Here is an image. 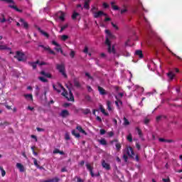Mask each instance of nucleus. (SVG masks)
I'll list each match as a JSON object with an SVG mask.
<instances>
[{"label":"nucleus","mask_w":182,"mask_h":182,"mask_svg":"<svg viewBox=\"0 0 182 182\" xmlns=\"http://www.w3.org/2000/svg\"><path fill=\"white\" fill-rule=\"evenodd\" d=\"M75 51L74 50H71V52L70 53V58H75Z\"/></svg>","instance_id":"nucleus-53"},{"label":"nucleus","mask_w":182,"mask_h":182,"mask_svg":"<svg viewBox=\"0 0 182 182\" xmlns=\"http://www.w3.org/2000/svg\"><path fill=\"white\" fill-rule=\"evenodd\" d=\"M85 76L88 78L90 79L91 80H93V77L90 76V74L89 73H85Z\"/></svg>","instance_id":"nucleus-52"},{"label":"nucleus","mask_w":182,"mask_h":182,"mask_svg":"<svg viewBox=\"0 0 182 182\" xmlns=\"http://www.w3.org/2000/svg\"><path fill=\"white\" fill-rule=\"evenodd\" d=\"M57 69L63 75L64 77H68V75H66V73L65 72V65L63 64H58L57 65Z\"/></svg>","instance_id":"nucleus-4"},{"label":"nucleus","mask_w":182,"mask_h":182,"mask_svg":"<svg viewBox=\"0 0 182 182\" xmlns=\"http://www.w3.org/2000/svg\"><path fill=\"white\" fill-rule=\"evenodd\" d=\"M98 90L100 95H106V90L103 89V87H98Z\"/></svg>","instance_id":"nucleus-26"},{"label":"nucleus","mask_w":182,"mask_h":182,"mask_svg":"<svg viewBox=\"0 0 182 182\" xmlns=\"http://www.w3.org/2000/svg\"><path fill=\"white\" fill-rule=\"evenodd\" d=\"M65 140H70V135H69V133H65Z\"/></svg>","instance_id":"nucleus-50"},{"label":"nucleus","mask_w":182,"mask_h":182,"mask_svg":"<svg viewBox=\"0 0 182 182\" xmlns=\"http://www.w3.org/2000/svg\"><path fill=\"white\" fill-rule=\"evenodd\" d=\"M121 54L123 56H127V57L130 56V53H129V52H127V51H122V52H121Z\"/></svg>","instance_id":"nucleus-40"},{"label":"nucleus","mask_w":182,"mask_h":182,"mask_svg":"<svg viewBox=\"0 0 182 182\" xmlns=\"http://www.w3.org/2000/svg\"><path fill=\"white\" fill-rule=\"evenodd\" d=\"M82 113H84V114H89V113H90V109H85L82 111Z\"/></svg>","instance_id":"nucleus-49"},{"label":"nucleus","mask_w":182,"mask_h":182,"mask_svg":"<svg viewBox=\"0 0 182 182\" xmlns=\"http://www.w3.org/2000/svg\"><path fill=\"white\" fill-rule=\"evenodd\" d=\"M150 122V119L146 118L144 120V124H149V122Z\"/></svg>","instance_id":"nucleus-57"},{"label":"nucleus","mask_w":182,"mask_h":182,"mask_svg":"<svg viewBox=\"0 0 182 182\" xmlns=\"http://www.w3.org/2000/svg\"><path fill=\"white\" fill-rule=\"evenodd\" d=\"M60 39L61 41H68V39H69V36H66V35H63L60 36Z\"/></svg>","instance_id":"nucleus-36"},{"label":"nucleus","mask_w":182,"mask_h":182,"mask_svg":"<svg viewBox=\"0 0 182 182\" xmlns=\"http://www.w3.org/2000/svg\"><path fill=\"white\" fill-rule=\"evenodd\" d=\"M4 22H6V19L5 18H0V23H4Z\"/></svg>","instance_id":"nucleus-60"},{"label":"nucleus","mask_w":182,"mask_h":182,"mask_svg":"<svg viewBox=\"0 0 182 182\" xmlns=\"http://www.w3.org/2000/svg\"><path fill=\"white\" fill-rule=\"evenodd\" d=\"M100 110L103 114H105V116H109V113L106 112V110L102 105L100 107Z\"/></svg>","instance_id":"nucleus-25"},{"label":"nucleus","mask_w":182,"mask_h":182,"mask_svg":"<svg viewBox=\"0 0 182 182\" xmlns=\"http://www.w3.org/2000/svg\"><path fill=\"white\" fill-rule=\"evenodd\" d=\"M68 24H65L64 26H61V29L60 31V32H63V31H65L66 29V28H68Z\"/></svg>","instance_id":"nucleus-47"},{"label":"nucleus","mask_w":182,"mask_h":182,"mask_svg":"<svg viewBox=\"0 0 182 182\" xmlns=\"http://www.w3.org/2000/svg\"><path fill=\"white\" fill-rule=\"evenodd\" d=\"M60 116H61V117H68L69 116V111L67 109L61 111Z\"/></svg>","instance_id":"nucleus-16"},{"label":"nucleus","mask_w":182,"mask_h":182,"mask_svg":"<svg viewBox=\"0 0 182 182\" xmlns=\"http://www.w3.org/2000/svg\"><path fill=\"white\" fill-rule=\"evenodd\" d=\"M52 45L56 46L55 48H54V50H56V52H60V53L63 55V50H62V46H60V44L58 43L55 41H53Z\"/></svg>","instance_id":"nucleus-7"},{"label":"nucleus","mask_w":182,"mask_h":182,"mask_svg":"<svg viewBox=\"0 0 182 182\" xmlns=\"http://www.w3.org/2000/svg\"><path fill=\"white\" fill-rule=\"evenodd\" d=\"M106 35V41H105V45L107 46L108 52L109 53H113V55H116V50H114V46H112V39H114V36L110 33L109 30H105Z\"/></svg>","instance_id":"nucleus-3"},{"label":"nucleus","mask_w":182,"mask_h":182,"mask_svg":"<svg viewBox=\"0 0 182 182\" xmlns=\"http://www.w3.org/2000/svg\"><path fill=\"white\" fill-rule=\"evenodd\" d=\"M90 0H85V4H84V8L85 9H89V2Z\"/></svg>","instance_id":"nucleus-35"},{"label":"nucleus","mask_w":182,"mask_h":182,"mask_svg":"<svg viewBox=\"0 0 182 182\" xmlns=\"http://www.w3.org/2000/svg\"><path fill=\"white\" fill-rule=\"evenodd\" d=\"M73 136H75V137H77V139H79V137H80V134L79 133H76V130L73 129L72 132H71Z\"/></svg>","instance_id":"nucleus-29"},{"label":"nucleus","mask_w":182,"mask_h":182,"mask_svg":"<svg viewBox=\"0 0 182 182\" xmlns=\"http://www.w3.org/2000/svg\"><path fill=\"white\" fill-rule=\"evenodd\" d=\"M20 22L21 23V26H23V28H28V23H26L25 20H23V18H21Z\"/></svg>","instance_id":"nucleus-23"},{"label":"nucleus","mask_w":182,"mask_h":182,"mask_svg":"<svg viewBox=\"0 0 182 182\" xmlns=\"http://www.w3.org/2000/svg\"><path fill=\"white\" fill-rule=\"evenodd\" d=\"M127 6H126V4H124L123 5H122V9H121V10H120V14H122V15H123V14H126V12H127Z\"/></svg>","instance_id":"nucleus-17"},{"label":"nucleus","mask_w":182,"mask_h":182,"mask_svg":"<svg viewBox=\"0 0 182 182\" xmlns=\"http://www.w3.org/2000/svg\"><path fill=\"white\" fill-rule=\"evenodd\" d=\"M107 16V14H105L103 11H100L98 12L94 13L95 18H100V16Z\"/></svg>","instance_id":"nucleus-11"},{"label":"nucleus","mask_w":182,"mask_h":182,"mask_svg":"<svg viewBox=\"0 0 182 182\" xmlns=\"http://www.w3.org/2000/svg\"><path fill=\"white\" fill-rule=\"evenodd\" d=\"M127 140H128V141H129L130 143L133 141V137L132 136V134L127 135Z\"/></svg>","instance_id":"nucleus-37"},{"label":"nucleus","mask_w":182,"mask_h":182,"mask_svg":"<svg viewBox=\"0 0 182 182\" xmlns=\"http://www.w3.org/2000/svg\"><path fill=\"white\" fill-rule=\"evenodd\" d=\"M10 50V48H8L6 46L4 45H0V50Z\"/></svg>","instance_id":"nucleus-33"},{"label":"nucleus","mask_w":182,"mask_h":182,"mask_svg":"<svg viewBox=\"0 0 182 182\" xmlns=\"http://www.w3.org/2000/svg\"><path fill=\"white\" fill-rule=\"evenodd\" d=\"M39 46H40V48H43L44 49V50H48V51L50 49V47H49L48 46L45 47L44 46L41 45Z\"/></svg>","instance_id":"nucleus-46"},{"label":"nucleus","mask_w":182,"mask_h":182,"mask_svg":"<svg viewBox=\"0 0 182 182\" xmlns=\"http://www.w3.org/2000/svg\"><path fill=\"white\" fill-rule=\"evenodd\" d=\"M125 151L129 157H134V151H133V148L131 146H127Z\"/></svg>","instance_id":"nucleus-8"},{"label":"nucleus","mask_w":182,"mask_h":182,"mask_svg":"<svg viewBox=\"0 0 182 182\" xmlns=\"http://www.w3.org/2000/svg\"><path fill=\"white\" fill-rule=\"evenodd\" d=\"M76 129H77V130H78V132H80V133H82L83 134H86V132L83 130L82 127L77 126Z\"/></svg>","instance_id":"nucleus-30"},{"label":"nucleus","mask_w":182,"mask_h":182,"mask_svg":"<svg viewBox=\"0 0 182 182\" xmlns=\"http://www.w3.org/2000/svg\"><path fill=\"white\" fill-rule=\"evenodd\" d=\"M11 8H13V9H15V11H16L17 12H22V10L18 9V7H16V6H10Z\"/></svg>","instance_id":"nucleus-44"},{"label":"nucleus","mask_w":182,"mask_h":182,"mask_svg":"<svg viewBox=\"0 0 182 182\" xmlns=\"http://www.w3.org/2000/svg\"><path fill=\"white\" fill-rule=\"evenodd\" d=\"M38 31L41 35H43V36H45L46 38H49V34L48 33L43 31V30L41 28H38Z\"/></svg>","instance_id":"nucleus-24"},{"label":"nucleus","mask_w":182,"mask_h":182,"mask_svg":"<svg viewBox=\"0 0 182 182\" xmlns=\"http://www.w3.org/2000/svg\"><path fill=\"white\" fill-rule=\"evenodd\" d=\"M100 134L103 135L106 134V130L105 129H100Z\"/></svg>","instance_id":"nucleus-59"},{"label":"nucleus","mask_w":182,"mask_h":182,"mask_svg":"<svg viewBox=\"0 0 182 182\" xmlns=\"http://www.w3.org/2000/svg\"><path fill=\"white\" fill-rule=\"evenodd\" d=\"M87 91L88 92H92V87L91 86H87Z\"/></svg>","instance_id":"nucleus-61"},{"label":"nucleus","mask_w":182,"mask_h":182,"mask_svg":"<svg viewBox=\"0 0 182 182\" xmlns=\"http://www.w3.org/2000/svg\"><path fill=\"white\" fill-rule=\"evenodd\" d=\"M167 76L168 82H171V80H173V79H174V77H176V74H174V73H173L172 71H170L167 73Z\"/></svg>","instance_id":"nucleus-15"},{"label":"nucleus","mask_w":182,"mask_h":182,"mask_svg":"<svg viewBox=\"0 0 182 182\" xmlns=\"http://www.w3.org/2000/svg\"><path fill=\"white\" fill-rule=\"evenodd\" d=\"M99 142L102 145V146H106L107 144V141H106V139H102L99 141Z\"/></svg>","instance_id":"nucleus-34"},{"label":"nucleus","mask_w":182,"mask_h":182,"mask_svg":"<svg viewBox=\"0 0 182 182\" xmlns=\"http://www.w3.org/2000/svg\"><path fill=\"white\" fill-rule=\"evenodd\" d=\"M48 52H49L50 53V55H56V53H55V51H53L52 49H48Z\"/></svg>","instance_id":"nucleus-56"},{"label":"nucleus","mask_w":182,"mask_h":182,"mask_svg":"<svg viewBox=\"0 0 182 182\" xmlns=\"http://www.w3.org/2000/svg\"><path fill=\"white\" fill-rule=\"evenodd\" d=\"M42 182H59V178L55 177L51 179L43 181Z\"/></svg>","instance_id":"nucleus-19"},{"label":"nucleus","mask_w":182,"mask_h":182,"mask_svg":"<svg viewBox=\"0 0 182 182\" xmlns=\"http://www.w3.org/2000/svg\"><path fill=\"white\" fill-rule=\"evenodd\" d=\"M114 4H115L114 1L111 2V6H112L113 11H120V7L114 5Z\"/></svg>","instance_id":"nucleus-20"},{"label":"nucleus","mask_w":182,"mask_h":182,"mask_svg":"<svg viewBox=\"0 0 182 182\" xmlns=\"http://www.w3.org/2000/svg\"><path fill=\"white\" fill-rule=\"evenodd\" d=\"M164 117V116H158L156 117V122H160Z\"/></svg>","instance_id":"nucleus-54"},{"label":"nucleus","mask_w":182,"mask_h":182,"mask_svg":"<svg viewBox=\"0 0 182 182\" xmlns=\"http://www.w3.org/2000/svg\"><path fill=\"white\" fill-rule=\"evenodd\" d=\"M162 181H164V182H170V178H163L162 179Z\"/></svg>","instance_id":"nucleus-63"},{"label":"nucleus","mask_w":182,"mask_h":182,"mask_svg":"<svg viewBox=\"0 0 182 182\" xmlns=\"http://www.w3.org/2000/svg\"><path fill=\"white\" fill-rule=\"evenodd\" d=\"M112 26H113V28L117 31L119 29V27H117V26L116 24H114V23H111Z\"/></svg>","instance_id":"nucleus-55"},{"label":"nucleus","mask_w":182,"mask_h":182,"mask_svg":"<svg viewBox=\"0 0 182 182\" xmlns=\"http://www.w3.org/2000/svg\"><path fill=\"white\" fill-rule=\"evenodd\" d=\"M124 126H129L130 124V122H129V120L126 117H124Z\"/></svg>","instance_id":"nucleus-41"},{"label":"nucleus","mask_w":182,"mask_h":182,"mask_svg":"<svg viewBox=\"0 0 182 182\" xmlns=\"http://www.w3.org/2000/svg\"><path fill=\"white\" fill-rule=\"evenodd\" d=\"M115 147L117 150V151H120V149H122V145H120V143L117 142L115 144Z\"/></svg>","instance_id":"nucleus-38"},{"label":"nucleus","mask_w":182,"mask_h":182,"mask_svg":"<svg viewBox=\"0 0 182 182\" xmlns=\"http://www.w3.org/2000/svg\"><path fill=\"white\" fill-rule=\"evenodd\" d=\"M58 153H59V149H54L53 154H58Z\"/></svg>","instance_id":"nucleus-64"},{"label":"nucleus","mask_w":182,"mask_h":182,"mask_svg":"<svg viewBox=\"0 0 182 182\" xmlns=\"http://www.w3.org/2000/svg\"><path fill=\"white\" fill-rule=\"evenodd\" d=\"M151 35L152 36H154L155 38H157L159 41H160V38L157 36V34L154 31L151 30Z\"/></svg>","instance_id":"nucleus-39"},{"label":"nucleus","mask_w":182,"mask_h":182,"mask_svg":"<svg viewBox=\"0 0 182 182\" xmlns=\"http://www.w3.org/2000/svg\"><path fill=\"white\" fill-rule=\"evenodd\" d=\"M119 97H123V93L120 92L118 95L115 96L117 100L115 101V105L119 107V105H122V100L119 99Z\"/></svg>","instance_id":"nucleus-9"},{"label":"nucleus","mask_w":182,"mask_h":182,"mask_svg":"<svg viewBox=\"0 0 182 182\" xmlns=\"http://www.w3.org/2000/svg\"><path fill=\"white\" fill-rule=\"evenodd\" d=\"M86 167H87V170H88L90 171V176L92 177H99V176H100V173H97L96 174H95V173H93V166H90V164H86Z\"/></svg>","instance_id":"nucleus-6"},{"label":"nucleus","mask_w":182,"mask_h":182,"mask_svg":"<svg viewBox=\"0 0 182 182\" xmlns=\"http://www.w3.org/2000/svg\"><path fill=\"white\" fill-rule=\"evenodd\" d=\"M135 55H136V56H139V58H140V59L143 58V53L141 50H137L135 52Z\"/></svg>","instance_id":"nucleus-22"},{"label":"nucleus","mask_w":182,"mask_h":182,"mask_svg":"<svg viewBox=\"0 0 182 182\" xmlns=\"http://www.w3.org/2000/svg\"><path fill=\"white\" fill-rule=\"evenodd\" d=\"M14 58H16L19 62H22L25 60V54L23 52L17 51Z\"/></svg>","instance_id":"nucleus-5"},{"label":"nucleus","mask_w":182,"mask_h":182,"mask_svg":"<svg viewBox=\"0 0 182 182\" xmlns=\"http://www.w3.org/2000/svg\"><path fill=\"white\" fill-rule=\"evenodd\" d=\"M166 48L168 50V52H170L173 56H176V58H177V59H181L178 55L174 54V53H172V51L168 48Z\"/></svg>","instance_id":"nucleus-45"},{"label":"nucleus","mask_w":182,"mask_h":182,"mask_svg":"<svg viewBox=\"0 0 182 182\" xmlns=\"http://www.w3.org/2000/svg\"><path fill=\"white\" fill-rule=\"evenodd\" d=\"M107 107L109 112H112V102L107 101Z\"/></svg>","instance_id":"nucleus-28"},{"label":"nucleus","mask_w":182,"mask_h":182,"mask_svg":"<svg viewBox=\"0 0 182 182\" xmlns=\"http://www.w3.org/2000/svg\"><path fill=\"white\" fill-rule=\"evenodd\" d=\"M57 17H58L59 19H60V21H62V22H63V21H65V13L62 12V11H58L57 14Z\"/></svg>","instance_id":"nucleus-13"},{"label":"nucleus","mask_w":182,"mask_h":182,"mask_svg":"<svg viewBox=\"0 0 182 182\" xmlns=\"http://www.w3.org/2000/svg\"><path fill=\"white\" fill-rule=\"evenodd\" d=\"M33 160L34 166H36V167H39V164H38V161L36 160V159L33 158Z\"/></svg>","instance_id":"nucleus-51"},{"label":"nucleus","mask_w":182,"mask_h":182,"mask_svg":"<svg viewBox=\"0 0 182 182\" xmlns=\"http://www.w3.org/2000/svg\"><path fill=\"white\" fill-rule=\"evenodd\" d=\"M136 130L140 139H143V134L141 133V130H140V129H139V127H136Z\"/></svg>","instance_id":"nucleus-32"},{"label":"nucleus","mask_w":182,"mask_h":182,"mask_svg":"<svg viewBox=\"0 0 182 182\" xmlns=\"http://www.w3.org/2000/svg\"><path fill=\"white\" fill-rule=\"evenodd\" d=\"M41 75H43V76H46V77H52V75H50V73H46L45 71H41Z\"/></svg>","instance_id":"nucleus-27"},{"label":"nucleus","mask_w":182,"mask_h":182,"mask_svg":"<svg viewBox=\"0 0 182 182\" xmlns=\"http://www.w3.org/2000/svg\"><path fill=\"white\" fill-rule=\"evenodd\" d=\"M24 97L26 99V100H31V102L33 101V97L32 96V94H25Z\"/></svg>","instance_id":"nucleus-18"},{"label":"nucleus","mask_w":182,"mask_h":182,"mask_svg":"<svg viewBox=\"0 0 182 182\" xmlns=\"http://www.w3.org/2000/svg\"><path fill=\"white\" fill-rule=\"evenodd\" d=\"M102 166L105 170H107V171L110 170V164L107 163L106 161H105V160H102Z\"/></svg>","instance_id":"nucleus-12"},{"label":"nucleus","mask_w":182,"mask_h":182,"mask_svg":"<svg viewBox=\"0 0 182 182\" xmlns=\"http://www.w3.org/2000/svg\"><path fill=\"white\" fill-rule=\"evenodd\" d=\"M31 66H32L33 69H36V66L39 65L40 66H42L45 65V62H40L39 60H37L36 63H28Z\"/></svg>","instance_id":"nucleus-10"},{"label":"nucleus","mask_w":182,"mask_h":182,"mask_svg":"<svg viewBox=\"0 0 182 182\" xmlns=\"http://www.w3.org/2000/svg\"><path fill=\"white\" fill-rule=\"evenodd\" d=\"M77 16H79V14L76 13V11H74V13L73 14V16H72L73 19H76V18H77Z\"/></svg>","instance_id":"nucleus-43"},{"label":"nucleus","mask_w":182,"mask_h":182,"mask_svg":"<svg viewBox=\"0 0 182 182\" xmlns=\"http://www.w3.org/2000/svg\"><path fill=\"white\" fill-rule=\"evenodd\" d=\"M74 85L76 86V87H80V82H79V81L75 80H74Z\"/></svg>","instance_id":"nucleus-42"},{"label":"nucleus","mask_w":182,"mask_h":182,"mask_svg":"<svg viewBox=\"0 0 182 182\" xmlns=\"http://www.w3.org/2000/svg\"><path fill=\"white\" fill-rule=\"evenodd\" d=\"M38 79L41 81L43 82L44 83L46 82H48V80H46V78H45V77H39Z\"/></svg>","instance_id":"nucleus-48"},{"label":"nucleus","mask_w":182,"mask_h":182,"mask_svg":"<svg viewBox=\"0 0 182 182\" xmlns=\"http://www.w3.org/2000/svg\"><path fill=\"white\" fill-rule=\"evenodd\" d=\"M16 167L18 168L20 173H23V171H25V166L21 163H17Z\"/></svg>","instance_id":"nucleus-14"},{"label":"nucleus","mask_w":182,"mask_h":182,"mask_svg":"<svg viewBox=\"0 0 182 182\" xmlns=\"http://www.w3.org/2000/svg\"><path fill=\"white\" fill-rule=\"evenodd\" d=\"M107 134H108L109 137H113L114 134L113 133V132H109L107 133Z\"/></svg>","instance_id":"nucleus-58"},{"label":"nucleus","mask_w":182,"mask_h":182,"mask_svg":"<svg viewBox=\"0 0 182 182\" xmlns=\"http://www.w3.org/2000/svg\"><path fill=\"white\" fill-rule=\"evenodd\" d=\"M53 87L54 90H56L58 93H60L62 92L63 96L64 97L67 98V100H69L70 102H75V97H73V94L72 93V90H70V88H68L69 92L65 90V87L62 86V84L58 83L57 85H53Z\"/></svg>","instance_id":"nucleus-2"},{"label":"nucleus","mask_w":182,"mask_h":182,"mask_svg":"<svg viewBox=\"0 0 182 182\" xmlns=\"http://www.w3.org/2000/svg\"><path fill=\"white\" fill-rule=\"evenodd\" d=\"M159 141L162 142V143H171V140H168V139H166L164 138H159Z\"/></svg>","instance_id":"nucleus-31"},{"label":"nucleus","mask_w":182,"mask_h":182,"mask_svg":"<svg viewBox=\"0 0 182 182\" xmlns=\"http://www.w3.org/2000/svg\"><path fill=\"white\" fill-rule=\"evenodd\" d=\"M102 6L104 7V8H109V4H107V3H103V4H102Z\"/></svg>","instance_id":"nucleus-62"},{"label":"nucleus","mask_w":182,"mask_h":182,"mask_svg":"<svg viewBox=\"0 0 182 182\" xmlns=\"http://www.w3.org/2000/svg\"><path fill=\"white\" fill-rule=\"evenodd\" d=\"M134 89L135 90H138L139 92H141V93H143V92H144V88L142 87H140V86H139V85H135V86L134 87Z\"/></svg>","instance_id":"nucleus-21"},{"label":"nucleus","mask_w":182,"mask_h":182,"mask_svg":"<svg viewBox=\"0 0 182 182\" xmlns=\"http://www.w3.org/2000/svg\"><path fill=\"white\" fill-rule=\"evenodd\" d=\"M142 11H144V12H149V10L144 9V7H143V4H141V3H139V7H136L133 10V13L135 14L138 18V23L139 24L145 23L147 28H150V23H149V21H147V18L144 17V15L143 14Z\"/></svg>","instance_id":"nucleus-1"}]
</instances>
